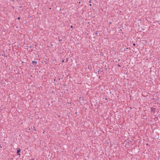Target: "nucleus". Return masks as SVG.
Here are the masks:
<instances>
[{"mask_svg": "<svg viewBox=\"0 0 160 160\" xmlns=\"http://www.w3.org/2000/svg\"><path fill=\"white\" fill-rule=\"evenodd\" d=\"M151 109L152 110V111L153 112V113L154 114L155 113V110H156L155 108H151Z\"/></svg>", "mask_w": 160, "mask_h": 160, "instance_id": "f257e3e1", "label": "nucleus"}, {"mask_svg": "<svg viewBox=\"0 0 160 160\" xmlns=\"http://www.w3.org/2000/svg\"><path fill=\"white\" fill-rule=\"evenodd\" d=\"M32 63L34 65H36L37 64V62L35 61H32Z\"/></svg>", "mask_w": 160, "mask_h": 160, "instance_id": "f03ea898", "label": "nucleus"}, {"mask_svg": "<svg viewBox=\"0 0 160 160\" xmlns=\"http://www.w3.org/2000/svg\"><path fill=\"white\" fill-rule=\"evenodd\" d=\"M21 149H18L17 151V153H18V155H20V154L19 153L21 151Z\"/></svg>", "mask_w": 160, "mask_h": 160, "instance_id": "7ed1b4c3", "label": "nucleus"}, {"mask_svg": "<svg viewBox=\"0 0 160 160\" xmlns=\"http://www.w3.org/2000/svg\"><path fill=\"white\" fill-rule=\"evenodd\" d=\"M133 45L134 46H135V44L134 43H133Z\"/></svg>", "mask_w": 160, "mask_h": 160, "instance_id": "20e7f679", "label": "nucleus"}, {"mask_svg": "<svg viewBox=\"0 0 160 160\" xmlns=\"http://www.w3.org/2000/svg\"><path fill=\"white\" fill-rule=\"evenodd\" d=\"M62 62H64V60H62Z\"/></svg>", "mask_w": 160, "mask_h": 160, "instance_id": "39448f33", "label": "nucleus"}, {"mask_svg": "<svg viewBox=\"0 0 160 160\" xmlns=\"http://www.w3.org/2000/svg\"><path fill=\"white\" fill-rule=\"evenodd\" d=\"M72 27H73V26L72 25L71 26V28H72Z\"/></svg>", "mask_w": 160, "mask_h": 160, "instance_id": "423d86ee", "label": "nucleus"}, {"mask_svg": "<svg viewBox=\"0 0 160 160\" xmlns=\"http://www.w3.org/2000/svg\"><path fill=\"white\" fill-rule=\"evenodd\" d=\"M118 66L119 67H120L121 66L119 65V64H118Z\"/></svg>", "mask_w": 160, "mask_h": 160, "instance_id": "0eeeda50", "label": "nucleus"}, {"mask_svg": "<svg viewBox=\"0 0 160 160\" xmlns=\"http://www.w3.org/2000/svg\"><path fill=\"white\" fill-rule=\"evenodd\" d=\"M18 19H20V17H18Z\"/></svg>", "mask_w": 160, "mask_h": 160, "instance_id": "6e6552de", "label": "nucleus"}, {"mask_svg": "<svg viewBox=\"0 0 160 160\" xmlns=\"http://www.w3.org/2000/svg\"><path fill=\"white\" fill-rule=\"evenodd\" d=\"M89 3H91V1H89Z\"/></svg>", "mask_w": 160, "mask_h": 160, "instance_id": "1a4fd4ad", "label": "nucleus"}, {"mask_svg": "<svg viewBox=\"0 0 160 160\" xmlns=\"http://www.w3.org/2000/svg\"><path fill=\"white\" fill-rule=\"evenodd\" d=\"M89 6H92V4H89Z\"/></svg>", "mask_w": 160, "mask_h": 160, "instance_id": "9d476101", "label": "nucleus"}]
</instances>
